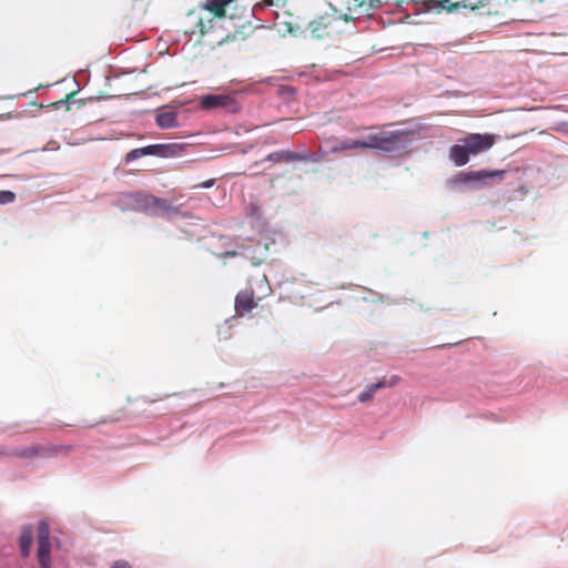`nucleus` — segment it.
<instances>
[{
  "mask_svg": "<svg viewBox=\"0 0 568 568\" xmlns=\"http://www.w3.org/2000/svg\"><path fill=\"white\" fill-rule=\"evenodd\" d=\"M303 159H304V156H302L295 152H291V151L273 152L266 156L267 161L275 162V163L301 161Z\"/></svg>",
  "mask_w": 568,
  "mask_h": 568,
  "instance_id": "nucleus-14",
  "label": "nucleus"
},
{
  "mask_svg": "<svg viewBox=\"0 0 568 568\" xmlns=\"http://www.w3.org/2000/svg\"><path fill=\"white\" fill-rule=\"evenodd\" d=\"M236 255V252L232 251V252H225L224 256H235Z\"/></svg>",
  "mask_w": 568,
  "mask_h": 568,
  "instance_id": "nucleus-28",
  "label": "nucleus"
},
{
  "mask_svg": "<svg viewBox=\"0 0 568 568\" xmlns=\"http://www.w3.org/2000/svg\"><path fill=\"white\" fill-rule=\"evenodd\" d=\"M506 175V171L503 170H480V171H470V172H459L452 179V184L454 186H459L463 184L469 183H479L483 186L489 185L487 180L497 178L498 181H503Z\"/></svg>",
  "mask_w": 568,
  "mask_h": 568,
  "instance_id": "nucleus-3",
  "label": "nucleus"
},
{
  "mask_svg": "<svg viewBox=\"0 0 568 568\" xmlns=\"http://www.w3.org/2000/svg\"><path fill=\"white\" fill-rule=\"evenodd\" d=\"M497 136L490 133H469L449 149V158L457 165L463 166L469 161V155L490 150L496 143Z\"/></svg>",
  "mask_w": 568,
  "mask_h": 568,
  "instance_id": "nucleus-1",
  "label": "nucleus"
},
{
  "mask_svg": "<svg viewBox=\"0 0 568 568\" xmlns=\"http://www.w3.org/2000/svg\"><path fill=\"white\" fill-rule=\"evenodd\" d=\"M237 1L239 0H206L203 8L216 18L229 17L230 19H236L250 17V12L245 7H242L241 12H237L235 4Z\"/></svg>",
  "mask_w": 568,
  "mask_h": 568,
  "instance_id": "nucleus-2",
  "label": "nucleus"
},
{
  "mask_svg": "<svg viewBox=\"0 0 568 568\" xmlns=\"http://www.w3.org/2000/svg\"><path fill=\"white\" fill-rule=\"evenodd\" d=\"M156 124L162 129H170L178 125L176 114L174 112H163L158 114Z\"/></svg>",
  "mask_w": 568,
  "mask_h": 568,
  "instance_id": "nucleus-18",
  "label": "nucleus"
},
{
  "mask_svg": "<svg viewBox=\"0 0 568 568\" xmlns=\"http://www.w3.org/2000/svg\"><path fill=\"white\" fill-rule=\"evenodd\" d=\"M381 133L369 134L366 140H359V149H376L378 150Z\"/></svg>",
  "mask_w": 568,
  "mask_h": 568,
  "instance_id": "nucleus-19",
  "label": "nucleus"
},
{
  "mask_svg": "<svg viewBox=\"0 0 568 568\" xmlns=\"http://www.w3.org/2000/svg\"><path fill=\"white\" fill-rule=\"evenodd\" d=\"M173 145L170 144H152L144 148L133 149L125 154V162H132L139 158L146 155L168 156Z\"/></svg>",
  "mask_w": 568,
  "mask_h": 568,
  "instance_id": "nucleus-8",
  "label": "nucleus"
},
{
  "mask_svg": "<svg viewBox=\"0 0 568 568\" xmlns=\"http://www.w3.org/2000/svg\"><path fill=\"white\" fill-rule=\"evenodd\" d=\"M261 282H262V283H264V282H265V283H267V278H266V276H265V275H263V276H262Z\"/></svg>",
  "mask_w": 568,
  "mask_h": 568,
  "instance_id": "nucleus-29",
  "label": "nucleus"
},
{
  "mask_svg": "<svg viewBox=\"0 0 568 568\" xmlns=\"http://www.w3.org/2000/svg\"><path fill=\"white\" fill-rule=\"evenodd\" d=\"M336 22L334 16H324L318 20L310 22L311 33L316 39H324L331 36L334 31L333 23Z\"/></svg>",
  "mask_w": 568,
  "mask_h": 568,
  "instance_id": "nucleus-12",
  "label": "nucleus"
},
{
  "mask_svg": "<svg viewBox=\"0 0 568 568\" xmlns=\"http://www.w3.org/2000/svg\"><path fill=\"white\" fill-rule=\"evenodd\" d=\"M10 456H14L18 458H34V457H43L50 458L57 456L55 448H47V446L40 444H32L29 447L23 448H14L10 450Z\"/></svg>",
  "mask_w": 568,
  "mask_h": 568,
  "instance_id": "nucleus-9",
  "label": "nucleus"
},
{
  "mask_svg": "<svg viewBox=\"0 0 568 568\" xmlns=\"http://www.w3.org/2000/svg\"><path fill=\"white\" fill-rule=\"evenodd\" d=\"M0 456H10V452L0 447Z\"/></svg>",
  "mask_w": 568,
  "mask_h": 568,
  "instance_id": "nucleus-27",
  "label": "nucleus"
},
{
  "mask_svg": "<svg viewBox=\"0 0 568 568\" xmlns=\"http://www.w3.org/2000/svg\"><path fill=\"white\" fill-rule=\"evenodd\" d=\"M426 11L435 12H454L460 7L469 8L471 10L481 8L486 4V0H462L460 2H453L452 0H422Z\"/></svg>",
  "mask_w": 568,
  "mask_h": 568,
  "instance_id": "nucleus-4",
  "label": "nucleus"
},
{
  "mask_svg": "<svg viewBox=\"0 0 568 568\" xmlns=\"http://www.w3.org/2000/svg\"><path fill=\"white\" fill-rule=\"evenodd\" d=\"M381 6H382V0H369V2H368L369 9L378 8Z\"/></svg>",
  "mask_w": 568,
  "mask_h": 568,
  "instance_id": "nucleus-25",
  "label": "nucleus"
},
{
  "mask_svg": "<svg viewBox=\"0 0 568 568\" xmlns=\"http://www.w3.org/2000/svg\"><path fill=\"white\" fill-rule=\"evenodd\" d=\"M407 133L404 131H394V132H381L379 146L378 150L384 152H395L398 151L404 143Z\"/></svg>",
  "mask_w": 568,
  "mask_h": 568,
  "instance_id": "nucleus-10",
  "label": "nucleus"
},
{
  "mask_svg": "<svg viewBox=\"0 0 568 568\" xmlns=\"http://www.w3.org/2000/svg\"><path fill=\"white\" fill-rule=\"evenodd\" d=\"M385 386H386L385 381H379L375 384L367 385L366 388L362 393H359L358 400L361 403H366V402L371 400L374 397L375 392Z\"/></svg>",
  "mask_w": 568,
  "mask_h": 568,
  "instance_id": "nucleus-17",
  "label": "nucleus"
},
{
  "mask_svg": "<svg viewBox=\"0 0 568 568\" xmlns=\"http://www.w3.org/2000/svg\"><path fill=\"white\" fill-rule=\"evenodd\" d=\"M74 94H75V92L68 93L64 99L52 103V105L55 109H60L63 104L68 103L74 97Z\"/></svg>",
  "mask_w": 568,
  "mask_h": 568,
  "instance_id": "nucleus-23",
  "label": "nucleus"
},
{
  "mask_svg": "<svg viewBox=\"0 0 568 568\" xmlns=\"http://www.w3.org/2000/svg\"><path fill=\"white\" fill-rule=\"evenodd\" d=\"M124 414H119L116 416L102 417L100 419L93 422H83V426L88 428H92L98 425L108 424V423H116L123 418Z\"/></svg>",
  "mask_w": 568,
  "mask_h": 568,
  "instance_id": "nucleus-20",
  "label": "nucleus"
},
{
  "mask_svg": "<svg viewBox=\"0 0 568 568\" xmlns=\"http://www.w3.org/2000/svg\"><path fill=\"white\" fill-rule=\"evenodd\" d=\"M154 195L144 194L140 192H130L121 195V203L130 210L140 211L151 215L153 210Z\"/></svg>",
  "mask_w": 568,
  "mask_h": 568,
  "instance_id": "nucleus-6",
  "label": "nucleus"
},
{
  "mask_svg": "<svg viewBox=\"0 0 568 568\" xmlns=\"http://www.w3.org/2000/svg\"><path fill=\"white\" fill-rule=\"evenodd\" d=\"M16 200V194L11 191H0V204L12 203Z\"/></svg>",
  "mask_w": 568,
  "mask_h": 568,
  "instance_id": "nucleus-21",
  "label": "nucleus"
},
{
  "mask_svg": "<svg viewBox=\"0 0 568 568\" xmlns=\"http://www.w3.org/2000/svg\"><path fill=\"white\" fill-rule=\"evenodd\" d=\"M214 182H215L214 179H210V180L201 183L199 186L203 187V189H209V187L213 186Z\"/></svg>",
  "mask_w": 568,
  "mask_h": 568,
  "instance_id": "nucleus-24",
  "label": "nucleus"
},
{
  "mask_svg": "<svg viewBox=\"0 0 568 568\" xmlns=\"http://www.w3.org/2000/svg\"><path fill=\"white\" fill-rule=\"evenodd\" d=\"M152 206L153 210L151 215L153 216H159L166 213H179V207L174 206L171 201L165 199L154 196Z\"/></svg>",
  "mask_w": 568,
  "mask_h": 568,
  "instance_id": "nucleus-13",
  "label": "nucleus"
},
{
  "mask_svg": "<svg viewBox=\"0 0 568 568\" xmlns=\"http://www.w3.org/2000/svg\"><path fill=\"white\" fill-rule=\"evenodd\" d=\"M333 142L334 143L331 146L332 153H338V152H343V151H347V150L359 149V140L346 139L343 141L334 140Z\"/></svg>",
  "mask_w": 568,
  "mask_h": 568,
  "instance_id": "nucleus-16",
  "label": "nucleus"
},
{
  "mask_svg": "<svg viewBox=\"0 0 568 568\" xmlns=\"http://www.w3.org/2000/svg\"><path fill=\"white\" fill-rule=\"evenodd\" d=\"M47 448H55L57 449V456L60 455V454L68 455L72 450V446H70V445H64V446H47Z\"/></svg>",
  "mask_w": 568,
  "mask_h": 568,
  "instance_id": "nucleus-22",
  "label": "nucleus"
},
{
  "mask_svg": "<svg viewBox=\"0 0 568 568\" xmlns=\"http://www.w3.org/2000/svg\"><path fill=\"white\" fill-rule=\"evenodd\" d=\"M200 106L203 110L221 109L229 113H235L240 110V104L231 94H206L202 95Z\"/></svg>",
  "mask_w": 568,
  "mask_h": 568,
  "instance_id": "nucleus-5",
  "label": "nucleus"
},
{
  "mask_svg": "<svg viewBox=\"0 0 568 568\" xmlns=\"http://www.w3.org/2000/svg\"><path fill=\"white\" fill-rule=\"evenodd\" d=\"M111 568H131L126 562H115Z\"/></svg>",
  "mask_w": 568,
  "mask_h": 568,
  "instance_id": "nucleus-26",
  "label": "nucleus"
},
{
  "mask_svg": "<svg viewBox=\"0 0 568 568\" xmlns=\"http://www.w3.org/2000/svg\"><path fill=\"white\" fill-rule=\"evenodd\" d=\"M50 528L49 524L44 520L38 525V560L41 568H50Z\"/></svg>",
  "mask_w": 568,
  "mask_h": 568,
  "instance_id": "nucleus-7",
  "label": "nucleus"
},
{
  "mask_svg": "<svg viewBox=\"0 0 568 568\" xmlns=\"http://www.w3.org/2000/svg\"><path fill=\"white\" fill-rule=\"evenodd\" d=\"M32 540H33L32 529L30 527L23 528L21 531L20 538H19L20 550H21L22 557H28L30 555Z\"/></svg>",
  "mask_w": 568,
  "mask_h": 568,
  "instance_id": "nucleus-15",
  "label": "nucleus"
},
{
  "mask_svg": "<svg viewBox=\"0 0 568 568\" xmlns=\"http://www.w3.org/2000/svg\"><path fill=\"white\" fill-rule=\"evenodd\" d=\"M257 306L254 292L251 288L240 291L235 297V312L239 316H244Z\"/></svg>",
  "mask_w": 568,
  "mask_h": 568,
  "instance_id": "nucleus-11",
  "label": "nucleus"
}]
</instances>
